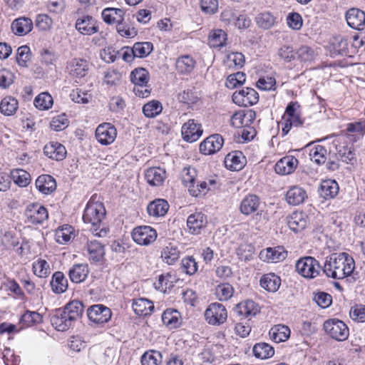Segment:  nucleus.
Segmentation results:
<instances>
[{"instance_id": "1", "label": "nucleus", "mask_w": 365, "mask_h": 365, "mask_svg": "<svg viewBox=\"0 0 365 365\" xmlns=\"http://www.w3.org/2000/svg\"><path fill=\"white\" fill-rule=\"evenodd\" d=\"M354 269L355 261L346 252L329 255L323 266V272L327 277L336 279H343L351 276Z\"/></svg>"}, {"instance_id": "2", "label": "nucleus", "mask_w": 365, "mask_h": 365, "mask_svg": "<svg viewBox=\"0 0 365 365\" xmlns=\"http://www.w3.org/2000/svg\"><path fill=\"white\" fill-rule=\"evenodd\" d=\"M106 215V209L102 202L95 201L93 196L88 202L83 215V220L86 223H90L93 227L92 232L93 235L100 237H105L108 232V229L103 227L101 228V222Z\"/></svg>"}, {"instance_id": "3", "label": "nucleus", "mask_w": 365, "mask_h": 365, "mask_svg": "<svg viewBox=\"0 0 365 365\" xmlns=\"http://www.w3.org/2000/svg\"><path fill=\"white\" fill-rule=\"evenodd\" d=\"M231 124L237 128H242L235 135V140L239 143L250 141V125L251 124V110H240L234 113L231 118Z\"/></svg>"}, {"instance_id": "4", "label": "nucleus", "mask_w": 365, "mask_h": 365, "mask_svg": "<svg viewBox=\"0 0 365 365\" xmlns=\"http://www.w3.org/2000/svg\"><path fill=\"white\" fill-rule=\"evenodd\" d=\"M327 149L320 145H314L309 143L304 148L300 150H294L289 151V154L280 160H297V158H307V155L310 160H320L321 158H327Z\"/></svg>"}, {"instance_id": "5", "label": "nucleus", "mask_w": 365, "mask_h": 365, "mask_svg": "<svg viewBox=\"0 0 365 365\" xmlns=\"http://www.w3.org/2000/svg\"><path fill=\"white\" fill-rule=\"evenodd\" d=\"M323 327L330 337L339 341H345L349 335L346 324L338 319H329L325 321Z\"/></svg>"}, {"instance_id": "6", "label": "nucleus", "mask_w": 365, "mask_h": 365, "mask_svg": "<svg viewBox=\"0 0 365 365\" xmlns=\"http://www.w3.org/2000/svg\"><path fill=\"white\" fill-rule=\"evenodd\" d=\"M320 265L319 262L312 257L300 258L296 263L297 272L307 279H313L319 274Z\"/></svg>"}, {"instance_id": "7", "label": "nucleus", "mask_w": 365, "mask_h": 365, "mask_svg": "<svg viewBox=\"0 0 365 365\" xmlns=\"http://www.w3.org/2000/svg\"><path fill=\"white\" fill-rule=\"evenodd\" d=\"M130 80L135 85L133 91L137 96L142 98L148 96L150 91L144 88L149 81V73L146 69L143 68H135L130 73Z\"/></svg>"}, {"instance_id": "8", "label": "nucleus", "mask_w": 365, "mask_h": 365, "mask_svg": "<svg viewBox=\"0 0 365 365\" xmlns=\"http://www.w3.org/2000/svg\"><path fill=\"white\" fill-rule=\"evenodd\" d=\"M206 322L211 325H220L227 319V312L225 307L220 303L210 304L205 312Z\"/></svg>"}, {"instance_id": "9", "label": "nucleus", "mask_w": 365, "mask_h": 365, "mask_svg": "<svg viewBox=\"0 0 365 365\" xmlns=\"http://www.w3.org/2000/svg\"><path fill=\"white\" fill-rule=\"evenodd\" d=\"M266 208L265 202L261 201L257 196L252 195V222L257 230L263 229L267 223L269 217Z\"/></svg>"}, {"instance_id": "10", "label": "nucleus", "mask_w": 365, "mask_h": 365, "mask_svg": "<svg viewBox=\"0 0 365 365\" xmlns=\"http://www.w3.org/2000/svg\"><path fill=\"white\" fill-rule=\"evenodd\" d=\"M157 237V231L150 226H138L132 231L133 240L140 245L148 246L153 243Z\"/></svg>"}, {"instance_id": "11", "label": "nucleus", "mask_w": 365, "mask_h": 365, "mask_svg": "<svg viewBox=\"0 0 365 365\" xmlns=\"http://www.w3.org/2000/svg\"><path fill=\"white\" fill-rule=\"evenodd\" d=\"M25 215L27 221L33 225H41L48 217L47 209L38 203H32L26 207Z\"/></svg>"}, {"instance_id": "12", "label": "nucleus", "mask_w": 365, "mask_h": 365, "mask_svg": "<svg viewBox=\"0 0 365 365\" xmlns=\"http://www.w3.org/2000/svg\"><path fill=\"white\" fill-rule=\"evenodd\" d=\"M75 28L81 34L86 36H91L99 31L98 21L89 15L79 16L76 21Z\"/></svg>"}, {"instance_id": "13", "label": "nucleus", "mask_w": 365, "mask_h": 365, "mask_svg": "<svg viewBox=\"0 0 365 365\" xmlns=\"http://www.w3.org/2000/svg\"><path fill=\"white\" fill-rule=\"evenodd\" d=\"M117 136V130L110 123H103L96 129V138L99 143L103 145H110L114 142Z\"/></svg>"}, {"instance_id": "14", "label": "nucleus", "mask_w": 365, "mask_h": 365, "mask_svg": "<svg viewBox=\"0 0 365 365\" xmlns=\"http://www.w3.org/2000/svg\"><path fill=\"white\" fill-rule=\"evenodd\" d=\"M87 315L91 322L96 324H103L110 319L112 312L108 307L103 304H95L87 309Z\"/></svg>"}, {"instance_id": "15", "label": "nucleus", "mask_w": 365, "mask_h": 365, "mask_svg": "<svg viewBox=\"0 0 365 365\" xmlns=\"http://www.w3.org/2000/svg\"><path fill=\"white\" fill-rule=\"evenodd\" d=\"M288 252L282 246L267 247L260 251L259 257L266 262L277 263L284 261L287 257Z\"/></svg>"}, {"instance_id": "16", "label": "nucleus", "mask_w": 365, "mask_h": 365, "mask_svg": "<svg viewBox=\"0 0 365 365\" xmlns=\"http://www.w3.org/2000/svg\"><path fill=\"white\" fill-rule=\"evenodd\" d=\"M202 132L201 125L197 123L194 119H190L184 123L181 129L182 138L189 143L197 140L202 135Z\"/></svg>"}, {"instance_id": "17", "label": "nucleus", "mask_w": 365, "mask_h": 365, "mask_svg": "<svg viewBox=\"0 0 365 365\" xmlns=\"http://www.w3.org/2000/svg\"><path fill=\"white\" fill-rule=\"evenodd\" d=\"M223 145V139L218 134L212 135L200 144V151L204 155H211L220 150Z\"/></svg>"}, {"instance_id": "18", "label": "nucleus", "mask_w": 365, "mask_h": 365, "mask_svg": "<svg viewBox=\"0 0 365 365\" xmlns=\"http://www.w3.org/2000/svg\"><path fill=\"white\" fill-rule=\"evenodd\" d=\"M51 325L58 331H64L73 325V322L63 309H56L51 316Z\"/></svg>"}, {"instance_id": "19", "label": "nucleus", "mask_w": 365, "mask_h": 365, "mask_svg": "<svg viewBox=\"0 0 365 365\" xmlns=\"http://www.w3.org/2000/svg\"><path fill=\"white\" fill-rule=\"evenodd\" d=\"M207 223V217L202 212H195L188 216L187 227L192 235H198Z\"/></svg>"}, {"instance_id": "20", "label": "nucleus", "mask_w": 365, "mask_h": 365, "mask_svg": "<svg viewBox=\"0 0 365 365\" xmlns=\"http://www.w3.org/2000/svg\"><path fill=\"white\" fill-rule=\"evenodd\" d=\"M68 68L72 76L81 78L88 73L90 70V63L86 59L76 58L71 61Z\"/></svg>"}, {"instance_id": "21", "label": "nucleus", "mask_w": 365, "mask_h": 365, "mask_svg": "<svg viewBox=\"0 0 365 365\" xmlns=\"http://www.w3.org/2000/svg\"><path fill=\"white\" fill-rule=\"evenodd\" d=\"M346 20L350 27L362 30L365 27V12L359 9H351L346 12Z\"/></svg>"}, {"instance_id": "22", "label": "nucleus", "mask_w": 365, "mask_h": 365, "mask_svg": "<svg viewBox=\"0 0 365 365\" xmlns=\"http://www.w3.org/2000/svg\"><path fill=\"white\" fill-rule=\"evenodd\" d=\"M37 190L43 195H49L56 189V180L50 175H41L35 182Z\"/></svg>"}, {"instance_id": "23", "label": "nucleus", "mask_w": 365, "mask_h": 365, "mask_svg": "<svg viewBox=\"0 0 365 365\" xmlns=\"http://www.w3.org/2000/svg\"><path fill=\"white\" fill-rule=\"evenodd\" d=\"M308 217L303 212H294L287 217V225L294 232L303 230L307 225Z\"/></svg>"}, {"instance_id": "24", "label": "nucleus", "mask_w": 365, "mask_h": 365, "mask_svg": "<svg viewBox=\"0 0 365 365\" xmlns=\"http://www.w3.org/2000/svg\"><path fill=\"white\" fill-rule=\"evenodd\" d=\"M170 205L164 199H155L150 202L147 207L148 214L153 217H163L169 210Z\"/></svg>"}, {"instance_id": "25", "label": "nucleus", "mask_w": 365, "mask_h": 365, "mask_svg": "<svg viewBox=\"0 0 365 365\" xmlns=\"http://www.w3.org/2000/svg\"><path fill=\"white\" fill-rule=\"evenodd\" d=\"M44 154L51 160H64L67 151L62 144L58 142H50L43 148Z\"/></svg>"}, {"instance_id": "26", "label": "nucleus", "mask_w": 365, "mask_h": 365, "mask_svg": "<svg viewBox=\"0 0 365 365\" xmlns=\"http://www.w3.org/2000/svg\"><path fill=\"white\" fill-rule=\"evenodd\" d=\"M101 16L106 24L117 25L124 21L125 11L121 9L108 7L102 11Z\"/></svg>"}, {"instance_id": "27", "label": "nucleus", "mask_w": 365, "mask_h": 365, "mask_svg": "<svg viewBox=\"0 0 365 365\" xmlns=\"http://www.w3.org/2000/svg\"><path fill=\"white\" fill-rule=\"evenodd\" d=\"M33 26V21L31 19L20 17L12 22L11 30L14 34L23 36L29 34L32 30Z\"/></svg>"}, {"instance_id": "28", "label": "nucleus", "mask_w": 365, "mask_h": 365, "mask_svg": "<svg viewBox=\"0 0 365 365\" xmlns=\"http://www.w3.org/2000/svg\"><path fill=\"white\" fill-rule=\"evenodd\" d=\"M338 183L334 180H322L319 187V195L325 200L332 199L339 192Z\"/></svg>"}, {"instance_id": "29", "label": "nucleus", "mask_w": 365, "mask_h": 365, "mask_svg": "<svg viewBox=\"0 0 365 365\" xmlns=\"http://www.w3.org/2000/svg\"><path fill=\"white\" fill-rule=\"evenodd\" d=\"M306 198H307V194L305 190L297 185L291 187L286 194V200L292 205H300Z\"/></svg>"}, {"instance_id": "30", "label": "nucleus", "mask_w": 365, "mask_h": 365, "mask_svg": "<svg viewBox=\"0 0 365 365\" xmlns=\"http://www.w3.org/2000/svg\"><path fill=\"white\" fill-rule=\"evenodd\" d=\"M259 284L265 290L275 292L281 285V279L274 273L265 274L260 278Z\"/></svg>"}, {"instance_id": "31", "label": "nucleus", "mask_w": 365, "mask_h": 365, "mask_svg": "<svg viewBox=\"0 0 365 365\" xmlns=\"http://www.w3.org/2000/svg\"><path fill=\"white\" fill-rule=\"evenodd\" d=\"M86 250L89 259L93 262L101 261L105 255L104 246L96 240L88 242Z\"/></svg>"}, {"instance_id": "32", "label": "nucleus", "mask_w": 365, "mask_h": 365, "mask_svg": "<svg viewBox=\"0 0 365 365\" xmlns=\"http://www.w3.org/2000/svg\"><path fill=\"white\" fill-rule=\"evenodd\" d=\"M180 251L176 245L171 242L165 245L161 251V258L168 264H174L180 258Z\"/></svg>"}, {"instance_id": "33", "label": "nucleus", "mask_w": 365, "mask_h": 365, "mask_svg": "<svg viewBox=\"0 0 365 365\" xmlns=\"http://www.w3.org/2000/svg\"><path fill=\"white\" fill-rule=\"evenodd\" d=\"M83 309L84 307L81 302L78 300H73L68 303L63 308V310L68 316L70 319L75 323L82 317Z\"/></svg>"}, {"instance_id": "34", "label": "nucleus", "mask_w": 365, "mask_h": 365, "mask_svg": "<svg viewBox=\"0 0 365 365\" xmlns=\"http://www.w3.org/2000/svg\"><path fill=\"white\" fill-rule=\"evenodd\" d=\"M88 273V264H76L70 269L68 275L73 283H81L86 279Z\"/></svg>"}, {"instance_id": "35", "label": "nucleus", "mask_w": 365, "mask_h": 365, "mask_svg": "<svg viewBox=\"0 0 365 365\" xmlns=\"http://www.w3.org/2000/svg\"><path fill=\"white\" fill-rule=\"evenodd\" d=\"M133 309L137 315L147 316L150 315L153 311L154 304L153 302L147 299L139 298L133 301Z\"/></svg>"}, {"instance_id": "36", "label": "nucleus", "mask_w": 365, "mask_h": 365, "mask_svg": "<svg viewBox=\"0 0 365 365\" xmlns=\"http://www.w3.org/2000/svg\"><path fill=\"white\" fill-rule=\"evenodd\" d=\"M74 237V228L69 225H63L55 231V239L59 244H67Z\"/></svg>"}, {"instance_id": "37", "label": "nucleus", "mask_w": 365, "mask_h": 365, "mask_svg": "<svg viewBox=\"0 0 365 365\" xmlns=\"http://www.w3.org/2000/svg\"><path fill=\"white\" fill-rule=\"evenodd\" d=\"M163 324L170 329H175L181 324L180 312L176 309H168L162 314Z\"/></svg>"}, {"instance_id": "38", "label": "nucleus", "mask_w": 365, "mask_h": 365, "mask_svg": "<svg viewBox=\"0 0 365 365\" xmlns=\"http://www.w3.org/2000/svg\"><path fill=\"white\" fill-rule=\"evenodd\" d=\"M52 291L56 294L64 293L68 289V280L61 272H56L51 281Z\"/></svg>"}, {"instance_id": "39", "label": "nucleus", "mask_w": 365, "mask_h": 365, "mask_svg": "<svg viewBox=\"0 0 365 365\" xmlns=\"http://www.w3.org/2000/svg\"><path fill=\"white\" fill-rule=\"evenodd\" d=\"M290 329L287 326L277 324L271 328L269 334L274 341L279 343L287 341L290 336Z\"/></svg>"}, {"instance_id": "40", "label": "nucleus", "mask_w": 365, "mask_h": 365, "mask_svg": "<svg viewBox=\"0 0 365 365\" xmlns=\"http://www.w3.org/2000/svg\"><path fill=\"white\" fill-rule=\"evenodd\" d=\"M18 108V101L11 96H6L0 103V111L5 116L14 115Z\"/></svg>"}, {"instance_id": "41", "label": "nucleus", "mask_w": 365, "mask_h": 365, "mask_svg": "<svg viewBox=\"0 0 365 365\" xmlns=\"http://www.w3.org/2000/svg\"><path fill=\"white\" fill-rule=\"evenodd\" d=\"M165 178V172L159 168H151L145 173V179L148 184L153 186L160 185Z\"/></svg>"}, {"instance_id": "42", "label": "nucleus", "mask_w": 365, "mask_h": 365, "mask_svg": "<svg viewBox=\"0 0 365 365\" xmlns=\"http://www.w3.org/2000/svg\"><path fill=\"white\" fill-rule=\"evenodd\" d=\"M10 178H12L14 183L21 187H26L31 180L30 174L23 169L12 170Z\"/></svg>"}, {"instance_id": "43", "label": "nucleus", "mask_w": 365, "mask_h": 365, "mask_svg": "<svg viewBox=\"0 0 365 365\" xmlns=\"http://www.w3.org/2000/svg\"><path fill=\"white\" fill-rule=\"evenodd\" d=\"M252 354L258 359H266L274 355V350L267 343H259L252 347Z\"/></svg>"}, {"instance_id": "44", "label": "nucleus", "mask_w": 365, "mask_h": 365, "mask_svg": "<svg viewBox=\"0 0 365 365\" xmlns=\"http://www.w3.org/2000/svg\"><path fill=\"white\" fill-rule=\"evenodd\" d=\"M195 65V60L188 55L180 56L176 61V69L181 73H190Z\"/></svg>"}, {"instance_id": "45", "label": "nucleus", "mask_w": 365, "mask_h": 365, "mask_svg": "<svg viewBox=\"0 0 365 365\" xmlns=\"http://www.w3.org/2000/svg\"><path fill=\"white\" fill-rule=\"evenodd\" d=\"M42 322V316L37 312L26 311L20 319L21 328L31 327Z\"/></svg>"}, {"instance_id": "46", "label": "nucleus", "mask_w": 365, "mask_h": 365, "mask_svg": "<svg viewBox=\"0 0 365 365\" xmlns=\"http://www.w3.org/2000/svg\"><path fill=\"white\" fill-rule=\"evenodd\" d=\"M34 274L38 277H47L51 273V267L48 262L43 259H38L32 264Z\"/></svg>"}, {"instance_id": "47", "label": "nucleus", "mask_w": 365, "mask_h": 365, "mask_svg": "<svg viewBox=\"0 0 365 365\" xmlns=\"http://www.w3.org/2000/svg\"><path fill=\"white\" fill-rule=\"evenodd\" d=\"M250 88H246L238 91H235L232 95V101L240 106L248 107L251 106V96L250 93Z\"/></svg>"}, {"instance_id": "48", "label": "nucleus", "mask_w": 365, "mask_h": 365, "mask_svg": "<svg viewBox=\"0 0 365 365\" xmlns=\"http://www.w3.org/2000/svg\"><path fill=\"white\" fill-rule=\"evenodd\" d=\"M227 34L222 29H216L211 32L209 36V44L213 48L222 47L225 44Z\"/></svg>"}, {"instance_id": "49", "label": "nucleus", "mask_w": 365, "mask_h": 365, "mask_svg": "<svg viewBox=\"0 0 365 365\" xmlns=\"http://www.w3.org/2000/svg\"><path fill=\"white\" fill-rule=\"evenodd\" d=\"M162 110L161 103L156 100L149 101L143 107V112L147 118H155L162 112Z\"/></svg>"}, {"instance_id": "50", "label": "nucleus", "mask_w": 365, "mask_h": 365, "mask_svg": "<svg viewBox=\"0 0 365 365\" xmlns=\"http://www.w3.org/2000/svg\"><path fill=\"white\" fill-rule=\"evenodd\" d=\"M297 165L298 161H277L274 170L277 174L282 175H289L294 172Z\"/></svg>"}, {"instance_id": "51", "label": "nucleus", "mask_w": 365, "mask_h": 365, "mask_svg": "<svg viewBox=\"0 0 365 365\" xmlns=\"http://www.w3.org/2000/svg\"><path fill=\"white\" fill-rule=\"evenodd\" d=\"M52 96L48 93H41L34 99V106L39 110H48L53 105Z\"/></svg>"}, {"instance_id": "52", "label": "nucleus", "mask_w": 365, "mask_h": 365, "mask_svg": "<svg viewBox=\"0 0 365 365\" xmlns=\"http://www.w3.org/2000/svg\"><path fill=\"white\" fill-rule=\"evenodd\" d=\"M162 363L160 352L150 350L145 352L141 356L142 365H160Z\"/></svg>"}, {"instance_id": "53", "label": "nucleus", "mask_w": 365, "mask_h": 365, "mask_svg": "<svg viewBox=\"0 0 365 365\" xmlns=\"http://www.w3.org/2000/svg\"><path fill=\"white\" fill-rule=\"evenodd\" d=\"M180 267L182 272L188 275H193L197 272L198 265L192 256H187L182 258Z\"/></svg>"}, {"instance_id": "54", "label": "nucleus", "mask_w": 365, "mask_h": 365, "mask_svg": "<svg viewBox=\"0 0 365 365\" xmlns=\"http://www.w3.org/2000/svg\"><path fill=\"white\" fill-rule=\"evenodd\" d=\"M134 53L136 58H145L153 51V43L148 41L137 42L133 45Z\"/></svg>"}, {"instance_id": "55", "label": "nucleus", "mask_w": 365, "mask_h": 365, "mask_svg": "<svg viewBox=\"0 0 365 365\" xmlns=\"http://www.w3.org/2000/svg\"><path fill=\"white\" fill-rule=\"evenodd\" d=\"M257 24L264 29H268L273 26L276 22L275 17L269 12L259 14L256 18Z\"/></svg>"}, {"instance_id": "56", "label": "nucleus", "mask_w": 365, "mask_h": 365, "mask_svg": "<svg viewBox=\"0 0 365 365\" xmlns=\"http://www.w3.org/2000/svg\"><path fill=\"white\" fill-rule=\"evenodd\" d=\"M234 293L233 287L228 283L219 284L215 289L217 298L220 301H227Z\"/></svg>"}, {"instance_id": "57", "label": "nucleus", "mask_w": 365, "mask_h": 365, "mask_svg": "<svg viewBox=\"0 0 365 365\" xmlns=\"http://www.w3.org/2000/svg\"><path fill=\"white\" fill-rule=\"evenodd\" d=\"M0 358L3 359L5 365H19L20 359L16 356L10 348L4 347L1 351L0 348Z\"/></svg>"}, {"instance_id": "58", "label": "nucleus", "mask_w": 365, "mask_h": 365, "mask_svg": "<svg viewBox=\"0 0 365 365\" xmlns=\"http://www.w3.org/2000/svg\"><path fill=\"white\" fill-rule=\"evenodd\" d=\"M68 119L65 114L54 116L51 122L50 127L55 131H61L68 126Z\"/></svg>"}, {"instance_id": "59", "label": "nucleus", "mask_w": 365, "mask_h": 365, "mask_svg": "<svg viewBox=\"0 0 365 365\" xmlns=\"http://www.w3.org/2000/svg\"><path fill=\"white\" fill-rule=\"evenodd\" d=\"M180 176L182 183L188 187L190 184H195L197 171L194 168L185 167L181 170Z\"/></svg>"}, {"instance_id": "60", "label": "nucleus", "mask_w": 365, "mask_h": 365, "mask_svg": "<svg viewBox=\"0 0 365 365\" xmlns=\"http://www.w3.org/2000/svg\"><path fill=\"white\" fill-rule=\"evenodd\" d=\"M31 60V50L27 46H20L17 49L16 61L19 66L26 67L27 63Z\"/></svg>"}, {"instance_id": "61", "label": "nucleus", "mask_w": 365, "mask_h": 365, "mask_svg": "<svg viewBox=\"0 0 365 365\" xmlns=\"http://www.w3.org/2000/svg\"><path fill=\"white\" fill-rule=\"evenodd\" d=\"M234 313L240 319H246L251 314V307L249 300L238 303L233 309Z\"/></svg>"}, {"instance_id": "62", "label": "nucleus", "mask_w": 365, "mask_h": 365, "mask_svg": "<svg viewBox=\"0 0 365 365\" xmlns=\"http://www.w3.org/2000/svg\"><path fill=\"white\" fill-rule=\"evenodd\" d=\"M226 63L228 67H242L245 63V57L242 53L233 52L227 54Z\"/></svg>"}, {"instance_id": "63", "label": "nucleus", "mask_w": 365, "mask_h": 365, "mask_svg": "<svg viewBox=\"0 0 365 365\" xmlns=\"http://www.w3.org/2000/svg\"><path fill=\"white\" fill-rule=\"evenodd\" d=\"M245 81V75L242 72H237L230 75L226 81L225 85L228 88L233 89L238 85H242Z\"/></svg>"}, {"instance_id": "64", "label": "nucleus", "mask_w": 365, "mask_h": 365, "mask_svg": "<svg viewBox=\"0 0 365 365\" xmlns=\"http://www.w3.org/2000/svg\"><path fill=\"white\" fill-rule=\"evenodd\" d=\"M350 317L355 322H365V305L356 304L351 308Z\"/></svg>"}]
</instances>
